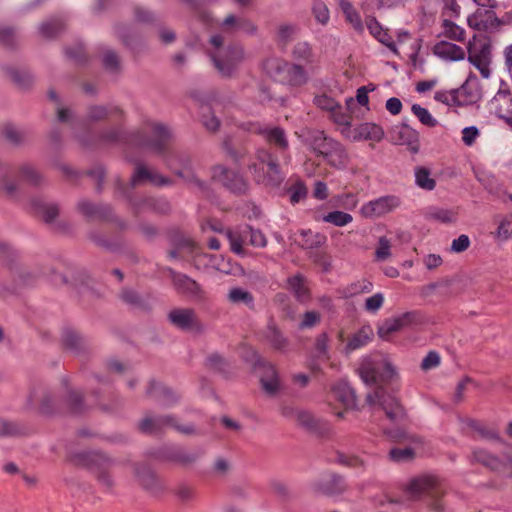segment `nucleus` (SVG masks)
I'll return each instance as SVG.
<instances>
[{
  "label": "nucleus",
  "instance_id": "obj_36",
  "mask_svg": "<svg viewBox=\"0 0 512 512\" xmlns=\"http://www.w3.org/2000/svg\"><path fill=\"white\" fill-rule=\"evenodd\" d=\"M287 289L290 290L299 301H304L308 298L306 281L300 274L288 278Z\"/></svg>",
  "mask_w": 512,
  "mask_h": 512
},
{
  "label": "nucleus",
  "instance_id": "obj_3",
  "mask_svg": "<svg viewBox=\"0 0 512 512\" xmlns=\"http://www.w3.org/2000/svg\"><path fill=\"white\" fill-rule=\"evenodd\" d=\"M357 372L366 385L391 382L397 378V371L390 363L376 361L371 356L363 358Z\"/></svg>",
  "mask_w": 512,
  "mask_h": 512
},
{
  "label": "nucleus",
  "instance_id": "obj_4",
  "mask_svg": "<svg viewBox=\"0 0 512 512\" xmlns=\"http://www.w3.org/2000/svg\"><path fill=\"white\" fill-rule=\"evenodd\" d=\"M467 50L468 61L480 72L483 78L488 79L491 75V50L488 41L474 36L469 41Z\"/></svg>",
  "mask_w": 512,
  "mask_h": 512
},
{
  "label": "nucleus",
  "instance_id": "obj_48",
  "mask_svg": "<svg viewBox=\"0 0 512 512\" xmlns=\"http://www.w3.org/2000/svg\"><path fill=\"white\" fill-rule=\"evenodd\" d=\"M411 111L418 118V120L427 127H435L438 124L437 119L434 118L426 108L419 104H413Z\"/></svg>",
  "mask_w": 512,
  "mask_h": 512
},
{
  "label": "nucleus",
  "instance_id": "obj_32",
  "mask_svg": "<svg viewBox=\"0 0 512 512\" xmlns=\"http://www.w3.org/2000/svg\"><path fill=\"white\" fill-rule=\"evenodd\" d=\"M307 81V75L304 69L299 65L287 64L286 72L281 82L292 86H301Z\"/></svg>",
  "mask_w": 512,
  "mask_h": 512
},
{
  "label": "nucleus",
  "instance_id": "obj_34",
  "mask_svg": "<svg viewBox=\"0 0 512 512\" xmlns=\"http://www.w3.org/2000/svg\"><path fill=\"white\" fill-rule=\"evenodd\" d=\"M173 282L175 286L184 293L195 297L201 294V288L199 284L186 275L175 274L173 276Z\"/></svg>",
  "mask_w": 512,
  "mask_h": 512
},
{
  "label": "nucleus",
  "instance_id": "obj_9",
  "mask_svg": "<svg viewBox=\"0 0 512 512\" xmlns=\"http://www.w3.org/2000/svg\"><path fill=\"white\" fill-rule=\"evenodd\" d=\"M400 205V200L396 196L387 195L364 203L360 208V214L364 218H379L392 211Z\"/></svg>",
  "mask_w": 512,
  "mask_h": 512
},
{
  "label": "nucleus",
  "instance_id": "obj_62",
  "mask_svg": "<svg viewBox=\"0 0 512 512\" xmlns=\"http://www.w3.org/2000/svg\"><path fill=\"white\" fill-rule=\"evenodd\" d=\"M295 422L299 423L300 425L312 428L315 426V420L312 416V414L306 410L298 409L296 416L294 418Z\"/></svg>",
  "mask_w": 512,
  "mask_h": 512
},
{
  "label": "nucleus",
  "instance_id": "obj_44",
  "mask_svg": "<svg viewBox=\"0 0 512 512\" xmlns=\"http://www.w3.org/2000/svg\"><path fill=\"white\" fill-rule=\"evenodd\" d=\"M323 221L336 227H344L353 221V217L349 213L336 210L324 215Z\"/></svg>",
  "mask_w": 512,
  "mask_h": 512
},
{
  "label": "nucleus",
  "instance_id": "obj_50",
  "mask_svg": "<svg viewBox=\"0 0 512 512\" xmlns=\"http://www.w3.org/2000/svg\"><path fill=\"white\" fill-rule=\"evenodd\" d=\"M299 236L302 239H296V241L306 249H310L320 245L323 239L321 235L314 234L311 230H302Z\"/></svg>",
  "mask_w": 512,
  "mask_h": 512
},
{
  "label": "nucleus",
  "instance_id": "obj_46",
  "mask_svg": "<svg viewBox=\"0 0 512 512\" xmlns=\"http://www.w3.org/2000/svg\"><path fill=\"white\" fill-rule=\"evenodd\" d=\"M298 26L294 23H281L276 32V40L279 44H286L297 33Z\"/></svg>",
  "mask_w": 512,
  "mask_h": 512
},
{
  "label": "nucleus",
  "instance_id": "obj_8",
  "mask_svg": "<svg viewBox=\"0 0 512 512\" xmlns=\"http://www.w3.org/2000/svg\"><path fill=\"white\" fill-rule=\"evenodd\" d=\"M488 111L512 130V92L500 88L488 102Z\"/></svg>",
  "mask_w": 512,
  "mask_h": 512
},
{
  "label": "nucleus",
  "instance_id": "obj_59",
  "mask_svg": "<svg viewBox=\"0 0 512 512\" xmlns=\"http://www.w3.org/2000/svg\"><path fill=\"white\" fill-rule=\"evenodd\" d=\"M311 54V47L306 42L297 43L293 49V55L298 60L309 61Z\"/></svg>",
  "mask_w": 512,
  "mask_h": 512
},
{
  "label": "nucleus",
  "instance_id": "obj_60",
  "mask_svg": "<svg viewBox=\"0 0 512 512\" xmlns=\"http://www.w3.org/2000/svg\"><path fill=\"white\" fill-rule=\"evenodd\" d=\"M434 99L437 102L443 103L445 105L451 106L454 104H458L457 92L451 91H437L434 95Z\"/></svg>",
  "mask_w": 512,
  "mask_h": 512
},
{
  "label": "nucleus",
  "instance_id": "obj_54",
  "mask_svg": "<svg viewBox=\"0 0 512 512\" xmlns=\"http://www.w3.org/2000/svg\"><path fill=\"white\" fill-rule=\"evenodd\" d=\"M312 12L315 17V20L318 23H320L322 25H325L328 23V21L330 19V13H329V10H328V7L326 6V4H324L321 1H315L313 4V7H312Z\"/></svg>",
  "mask_w": 512,
  "mask_h": 512
},
{
  "label": "nucleus",
  "instance_id": "obj_64",
  "mask_svg": "<svg viewBox=\"0 0 512 512\" xmlns=\"http://www.w3.org/2000/svg\"><path fill=\"white\" fill-rule=\"evenodd\" d=\"M67 402L71 410L75 413L82 411V396L75 390H69L67 394Z\"/></svg>",
  "mask_w": 512,
  "mask_h": 512
},
{
  "label": "nucleus",
  "instance_id": "obj_55",
  "mask_svg": "<svg viewBox=\"0 0 512 512\" xmlns=\"http://www.w3.org/2000/svg\"><path fill=\"white\" fill-rule=\"evenodd\" d=\"M48 96L56 104L58 120L61 122L69 121V119L72 116V113L68 108H66L60 103L57 93L54 90H50Z\"/></svg>",
  "mask_w": 512,
  "mask_h": 512
},
{
  "label": "nucleus",
  "instance_id": "obj_56",
  "mask_svg": "<svg viewBox=\"0 0 512 512\" xmlns=\"http://www.w3.org/2000/svg\"><path fill=\"white\" fill-rule=\"evenodd\" d=\"M246 234H241L243 236H249V244L254 247H264L266 245V238L263 233L259 230H255L248 226V229L245 230Z\"/></svg>",
  "mask_w": 512,
  "mask_h": 512
},
{
  "label": "nucleus",
  "instance_id": "obj_45",
  "mask_svg": "<svg viewBox=\"0 0 512 512\" xmlns=\"http://www.w3.org/2000/svg\"><path fill=\"white\" fill-rule=\"evenodd\" d=\"M328 162L337 168L344 167L347 160V155L341 144L336 142L335 147L324 156Z\"/></svg>",
  "mask_w": 512,
  "mask_h": 512
},
{
  "label": "nucleus",
  "instance_id": "obj_49",
  "mask_svg": "<svg viewBox=\"0 0 512 512\" xmlns=\"http://www.w3.org/2000/svg\"><path fill=\"white\" fill-rule=\"evenodd\" d=\"M61 29V22L58 18H49L39 26V33L42 37L50 38L55 36Z\"/></svg>",
  "mask_w": 512,
  "mask_h": 512
},
{
  "label": "nucleus",
  "instance_id": "obj_40",
  "mask_svg": "<svg viewBox=\"0 0 512 512\" xmlns=\"http://www.w3.org/2000/svg\"><path fill=\"white\" fill-rule=\"evenodd\" d=\"M415 183L418 187L431 191L436 186L435 179L431 176V172L425 167L415 169Z\"/></svg>",
  "mask_w": 512,
  "mask_h": 512
},
{
  "label": "nucleus",
  "instance_id": "obj_25",
  "mask_svg": "<svg viewBox=\"0 0 512 512\" xmlns=\"http://www.w3.org/2000/svg\"><path fill=\"white\" fill-rule=\"evenodd\" d=\"M339 7L346 22L359 34L364 32L365 25L358 11L349 0H339Z\"/></svg>",
  "mask_w": 512,
  "mask_h": 512
},
{
  "label": "nucleus",
  "instance_id": "obj_6",
  "mask_svg": "<svg viewBox=\"0 0 512 512\" xmlns=\"http://www.w3.org/2000/svg\"><path fill=\"white\" fill-rule=\"evenodd\" d=\"M480 8L467 19L470 27L477 30H491L499 25L493 9L496 7V0H473Z\"/></svg>",
  "mask_w": 512,
  "mask_h": 512
},
{
  "label": "nucleus",
  "instance_id": "obj_27",
  "mask_svg": "<svg viewBox=\"0 0 512 512\" xmlns=\"http://www.w3.org/2000/svg\"><path fill=\"white\" fill-rule=\"evenodd\" d=\"M334 396L347 408L356 406V395L348 382L341 380L332 387Z\"/></svg>",
  "mask_w": 512,
  "mask_h": 512
},
{
  "label": "nucleus",
  "instance_id": "obj_26",
  "mask_svg": "<svg viewBox=\"0 0 512 512\" xmlns=\"http://www.w3.org/2000/svg\"><path fill=\"white\" fill-rule=\"evenodd\" d=\"M435 486V480L431 477H419L410 481L407 486V492L412 499H418L430 491Z\"/></svg>",
  "mask_w": 512,
  "mask_h": 512
},
{
  "label": "nucleus",
  "instance_id": "obj_35",
  "mask_svg": "<svg viewBox=\"0 0 512 512\" xmlns=\"http://www.w3.org/2000/svg\"><path fill=\"white\" fill-rule=\"evenodd\" d=\"M335 462L358 472H364L367 468L366 461L358 455L337 453Z\"/></svg>",
  "mask_w": 512,
  "mask_h": 512
},
{
  "label": "nucleus",
  "instance_id": "obj_42",
  "mask_svg": "<svg viewBox=\"0 0 512 512\" xmlns=\"http://www.w3.org/2000/svg\"><path fill=\"white\" fill-rule=\"evenodd\" d=\"M376 89V86L373 84L367 85V86H361L356 91V98H348L346 100V106L348 109H351L352 106L355 104V101H357L358 104L365 106L367 110H369V92H373Z\"/></svg>",
  "mask_w": 512,
  "mask_h": 512
},
{
  "label": "nucleus",
  "instance_id": "obj_5",
  "mask_svg": "<svg viewBox=\"0 0 512 512\" xmlns=\"http://www.w3.org/2000/svg\"><path fill=\"white\" fill-rule=\"evenodd\" d=\"M258 182L267 185L279 184L283 177L280 173L277 163L272 159L271 154L266 150H259L257 162L250 166Z\"/></svg>",
  "mask_w": 512,
  "mask_h": 512
},
{
  "label": "nucleus",
  "instance_id": "obj_43",
  "mask_svg": "<svg viewBox=\"0 0 512 512\" xmlns=\"http://www.w3.org/2000/svg\"><path fill=\"white\" fill-rule=\"evenodd\" d=\"M425 215L430 220L433 219L442 223H450L455 220V213L452 210L439 207H429Z\"/></svg>",
  "mask_w": 512,
  "mask_h": 512
},
{
  "label": "nucleus",
  "instance_id": "obj_19",
  "mask_svg": "<svg viewBox=\"0 0 512 512\" xmlns=\"http://www.w3.org/2000/svg\"><path fill=\"white\" fill-rule=\"evenodd\" d=\"M348 137L355 141L370 140L379 142L384 137V130L376 123L365 122L351 130Z\"/></svg>",
  "mask_w": 512,
  "mask_h": 512
},
{
  "label": "nucleus",
  "instance_id": "obj_63",
  "mask_svg": "<svg viewBox=\"0 0 512 512\" xmlns=\"http://www.w3.org/2000/svg\"><path fill=\"white\" fill-rule=\"evenodd\" d=\"M195 261H196V265L198 267L201 264H203L205 268L222 270V268L220 267V264L218 262V259L212 255H209V254L199 255V256H197Z\"/></svg>",
  "mask_w": 512,
  "mask_h": 512
},
{
  "label": "nucleus",
  "instance_id": "obj_22",
  "mask_svg": "<svg viewBox=\"0 0 512 512\" xmlns=\"http://www.w3.org/2000/svg\"><path fill=\"white\" fill-rule=\"evenodd\" d=\"M434 54L445 61H460L465 58V50L460 46L447 42L440 41L434 46Z\"/></svg>",
  "mask_w": 512,
  "mask_h": 512
},
{
  "label": "nucleus",
  "instance_id": "obj_7",
  "mask_svg": "<svg viewBox=\"0 0 512 512\" xmlns=\"http://www.w3.org/2000/svg\"><path fill=\"white\" fill-rule=\"evenodd\" d=\"M164 428H173L177 432L187 435L195 432L192 424L180 425L171 415L146 417L140 423V429L145 433H156Z\"/></svg>",
  "mask_w": 512,
  "mask_h": 512
},
{
  "label": "nucleus",
  "instance_id": "obj_17",
  "mask_svg": "<svg viewBox=\"0 0 512 512\" xmlns=\"http://www.w3.org/2000/svg\"><path fill=\"white\" fill-rule=\"evenodd\" d=\"M167 166L186 182L197 181L192 161L188 156L171 152L165 159Z\"/></svg>",
  "mask_w": 512,
  "mask_h": 512
},
{
  "label": "nucleus",
  "instance_id": "obj_33",
  "mask_svg": "<svg viewBox=\"0 0 512 512\" xmlns=\"http://www.w3.org/2000/svg\"><path fill=\"white\" fill-rule=\"evenodd\" d=\"M472 458L474 461L479 462L489 467L491 470L498 472H501L505 466V464L500 459L489 454L483 449H475L472 453Z\"/></svg>",
  "mask_w": 512,
  "mask_h": 512
},
{
  "label": "nucleus",
  "instance_id": "obj_61",
  "mask_svg": "<svg viewBox=\"0 0 512 512\" xmlns=\"http://www.w3.org/2000/svg\"><path fill=\"white\" fill-rule=\"evenodd\" d=\"M314 103L317 107L327 111H333L337 108L338 103L327 95H318L314 98Z\"/></svg>",
  "mask_w": 512,
  "mask_h": 512
},
{
  "label": "nucleus",
  "instance_id": "obj_12",
  "mask_svg": "<svg viewBox=\"0 0 512 512\" xmlns=\"http://www.w3.org/2000/svg\"><path fill=\"white\" fill-rule=\"evenodd\" d=\"M168 319L176 328L188 332H200L203 327L193 309L176 308L169 312Z\"/></svg>",
  "mask_w": 512,
  "mask_h": 512
},
{
  "label": "nucleus",
  "instance_id": "obj_51",
  "mask_svg": "<svg viewBox=\"0 0 512 512\" xmlns=\"http://www.w3.org/2000/svg\"><path fill=\"white\" fill-rule=\"evenodd\" d=\"M443 29V33L446 37L455 41L464 40L465 30L452 21L445 20L443 23Z\"/></svg>",
  "mask_w": 512,
  "mask_h": 512
},
{
  "label": "nucleus",
  "instance_id": "obj_37",
  "mask_svg": "<svg viewBox=\"0 0 512 512\" xmlns=\"http://www.w3.org/2000/svg\"><path fill=\"white\" fill-rule=\"evenodd\" d=\"M373 329L371 326H364L356 332L349 340L348 347L351 350L364 348L373 337Z\"/></svg>",
  "mask_w": 512,
  "mask_h": 512
},
{
  "label": "nucleus",
  "instance_id": "obj_13",
  "mask_svg": "<svg viewBox=\"0 0 512 512\" xmlns=\"http://www.w3.org/2000/svg\"><path fill=\"white\" fill-rule=\"evenodd\" d=\"M366 401L370 405L379 404L385 411L386 416L392 421H397L404 415L403 408L398 401L394 397L386 395L382 388H378L374 393L367 394Z\"/></svg>",
  "mask_w": 512,
  "mask_h": 512
},
{
  "label": "nucleus",
  "instance_id": "obj_20",
  "mask_svg": "<svg viewBox=\"0 0 512 512\" xmlns=\"http://www.w3.org/2000/svg\"><path fill=\"white\" fill-rule=\"evenodd\" d=\"M366 27L369 33L377 39L380 43L385 45L392 53L395 55L398 54V49L396 43L393 41V38L387 30L383 28V26L377 21V19L373 16H367L365 20Z\"/></svg>",
  "mask_w": 512,
  "mask_h": 512
},
{
  "label": "nucleus",
  "instance_id": "obj_1",
  "mask_svg": "<svg viewBox=\"0 0 512 512\" xmlns=\"http://www.w3.org/2000/svg\"><path fill=\"white\" fill-rule=\"evenodd\" d=\"M220 32L211 35L208 53L216 70L225 77L231 76L246 59L243 46L227 41L226 35L242 32L255 35L257 26L248 18L228 15L219 25Z\"/></svg>",
  "mask_w": 512,
  "mask_h": 512
},
{
  "label": "nucleus",
  "instance_id": "obj_52",
  "mask_svg": "<svg viewBox=\"0 0 512 512\" xmlns=\"http://www.w3.org/2000/svg\"><path fill=\"white\" fill-rule=\"evenodd\" d=\"M331 118L337 125L342 127V133L348 136V134L351 132L350 117L342 111L339 105L337 106V108L331 111Z\"/></svg>",
  "mask_w": 512,
  "mask_h": 512
},
{
  "label": "nucleus",
  "instance_id": "obj_10",
  "mask_svg": "<svg viewBox=\"0 0 512 512\" xmlns=\"http://www.w3.org/2000/svg\"><path fill=\"white\" fill-rule=\"evenodd\" d=\"M417 316L413 312H406L400 315L385 319L378 326V335L382 340H390L396 333L410 327L416 322Z\"/></svg>",
  "mask_w": 512,
  "mask_h": 512
},
{
  "label": "nucleus",
  "instance_id": "obj_28",
  "mask_svg": "<svg viewBox=\"0 0 512 512\" xmlns=\"http://www.w3.org/2000/svg\"><path fill=\"white\" fill-rule=\"evenodd\" d=\"M495 222L494 238L498 242H507L512 239V213L498 215Z\"/></svg>",
  "mask_w": 512,
  "mask_h": 512
},
{
  "label": "nucleus",
  "instance_id": "obj_14",
  "mask_svg": "<svg viewBox=\"0 0 512 512\" xmlns=\"http://www.w3.org/2000/svg\"><path fill=\"white\" fill-rule=\"evenodd\" d=\"M243 129L262 135L269 143L274 144L280 149L288 147V140L283 129L279 127H272L263 125L258 122H247L243 124Z\"/></svg>",
  "mask_w": 512,
  "mask_h": 512
},
{
  "label": "nucleus",
  "instance_id": "obj_31",
  "mask_svg": "<svg viewBox=\"0 0 512 512\" xmlns=\"http://www.w3.org/2000/svg\"><path fill=\"white\" fill-rule=\"evenodd\" d=\"M287 62L278 57H268L263 62V70L270 77L281 82L286 72Z\"/></svg>",
  "mask_w": 512,
  "mask_h": 512
},
{
  "label": "nucleus",
  "instance_id": "obj_24",
  "mask_svg": "<svg viewBox=\"0 0 512 512\" xmlns=\"http://www.w3.org/2000/svg\"><path fill=\"white\" fill-rule=\"evenodd\" d=\"M315 489L326 494L339 493L344 489V479L333 473L326 474L315 483Z\"/></svg>",
  "mask_w": 512,
  "mask_h": 512
},
{
  "label": "nucleus",
  "instance_id": "obj_23",
  "mask_svg": "<svg viewBox=\"0 0 512 512\" xmlns=\"http://www.w3.org/2000/svg\"><path fill=\"white\" fill-rule=\"evenodd\" d=\"M248 229V226H240L235 229L225 230V235L230 243L231 250L240 256H244L246 254L245 246L249 244V236L241 235L246 234L245 230Z\"/></svg>",
  "mask_w": 512,
  "mask_h": 512
},
{
  "label": "nucleus",
  "instance_id": "obj_2",
  "mask_svg": "<svg viewBox=\"0 0 512 512\" xmlns=\"http://www.w3.org/2000/svg\"><path fill=\"white\" fill-rule=\"evenodd\" d=\"M245 364L259 378L261 389L270 398L277 397L283 384L275 367L265 361L260 354H246Z\"/></svg>",
  "mask_w": 512,
  "mask_h": 512
},
{
  "label": "nucleus",
  "instance_id": "obj_16",
  "mask_svg": "<svg viewBox=\"0 0 512 512\" xmlns=\"http://www.w3.org/2000/svg\"><path fill=\"white\" fill-rule=\"evenodd\" d=\"M212 178L235 193H242L247 188L242 176L220 165L213 168Z\"/></svg>",
  "mask_w": 512,
  "mask_h": 512
},
{
  "label": "nucleus",
  "instance_id": "obj_58",
  "mask_svg": "<svg viewBox=\"0 0 512 512\" xmlns=\"http://www.w3.org/2000/svg\"><path fill=\"white\" fill-rule=\"evenodd\" d=\"M321 315L316 311H307L299 324L301 329H310L316 326L320 321Z\"/></svg>",
  "mask_w": 512,
  "mask_h": 512
},
{
  "label": "nucleus",
  "instance_id": "obj_41",
  "mask_svg": "<svg viewBox=\"0 0 512 512\" xmlns=\"http://www.w3.org/2000/svg\"><path fill=\"white\" fill-rule=\"evenodd\" d=\"M227 298L229 302L233 304H243L248 307L253 305L252 294L240 287L231 288L228 292Z\"/></svg>",
  "mask_w": 512,
  "mask_h": 512
},
{
  "label": "nucleus",
  "instance_id": "obj_53",
  "mask_svg": "<svg viewBox=\"0 0 512 512\" xmlns=\"http://www.w3.org/2000/svg\"><path fill=\"white\" fill-rule=\"evenodd\" d=\"M391 242L386 237H380L377 248L375 250L376 261H386L391 257Z\"/></svg>",
  "mask_w": 512,
  "mask_h": 512
},
{
  "label": "nucleus",
  "instance_id": "obj_38",
  "mask_svg": "<svg viewBox=\"0 0 512 512\" xmlns=\"http://www.w3.org/2000/svg\"><path fill=\"white\" fill-rule=\"evenodd\" d=\"M207 365L214 371L222 373L225 376L231 375L235 366L227 361L222 354H212L207 359Z\"/></svg>",
  "mask_w": 512,
  "mask_h": 512
},
{
  "label": "nucleus",
  "instance_id": "obj_30",
  "mask_svg": "<svg viewBox=\"0 0 512 512\" xmlns=\"http://www.w3.org/2000/svg\"><path fill=\"white\" fill-rule=\"evenodd\" d=\"M335 144H336V141H334L331 138L326 137L325 134L320 131L312 133L309 138V145L311 146V148L315 152H317L323 156H325L327 153H329L331 151V149H333V147H335Z\"/></svg>",
  "mask_w": 512,
  "mask_h": 512
},
{
  "label": "nucleus",
  "instance_id": "obj_57",
  "mask_svg": "<svg viewBox=\"0 0 512 512\" xmlns=\"http://www.w3.org/2000/svg\"><path fill=\"white\" fill-rule=\"evenodd\" d=\"M480 136V130L476 126H468L462 129V142L466 146H473Z\"/></svg>",
  "mask_w": 512,
  "mask_h": 512
},
{
  "label": "nucleus",
  "instance_id": "obj_11",
  "mask_svg": "<svg viewBox=\"0 0 512 512\" xmlns=\"http://www.w3.org/2000/svg\"><path fill=\"white\" fill-rule=\"evenodd\" d=\"M151 137L145 138L141 134H136L132 142L141 147H148L155 151H162L165 143L172 137L171 130L161 123L152 124L150 127Z\"/></svg>",
  "mask_w": 512,
  "mask_h": 512
},
{
  "label": "nucleus",
  "instance_id": "obj_18",
  "mask_svg": "<svg viewBox=\"0 0 512 512\" xmlns=\"http://www.w3.org/2000/svg\"><path fill=\"white\" fill-rule=\"evenodd\" d=\"M458 104L470 105L478 102L482 97V89L480 87L476 75L470 74L464 84L456 90Z\"/></svg>",
  "mask_w": 512,
  "mask_h": 512
},
{
  "label": "nucleus",
  "instance_id": "obj_39",
  "mask_svg": "<svg viewBox=\"0 0 512 512\" xmlns=\"http://www.w3.org/2000/svg\"><path fill=\"white\" fill-rule=\"evenodd\" d=\"M147 393L162 399L165 404H171L177 401L176 395L167 387L157 382H151Z\"/></svg>",
  "mask_w": 512,
  "mask_h": 512
},
{
  "label": "nucleus",
  "instance_id": "obj_29",
  "mask_svg": "<svg viewBox=\"0 0 512 512\" xmlns=\"http://www.w3.org/2000/svg\"><path fill=\"white\" fill-rule=\"evenodd\" d=\"M31 209L46 222H51L58 215V207L52 202H46L41 198H35L31 201Z\"/></svg>",
  "mask_w": 512,
  "mask_h": 512
},
{
  "label": "nucleus",
  "instance_id": "obj_15",
  "mask_svg": "<svg viewBox=\"0 0 512 512\" xmlns=\"http://www.w3.org/2000/svg\"><path fill=\"white\" fill-rule=\"evenodd\" d=\"M62 346L68 350L85 351L92 348L91 338L73 327H64L60 333Z\"/></svg>",
  "mask_w": 512,
  "mask_h": 512
},
{
  "label": "nucleus",
  "instance_id": "obj_47",
  "mask_svg": "<svg viewBox=\"0 0 512 512\" xmlns=\"http://www.w3.org/2000/svg\"><path fill=\"white\" fill-rule=\"evenodd\" d=\"M332 204L335 207L353 210L358 205V197L354 193L338 194L332 198Z\"/></svg>",
  "mask_w": 512,
  "mask_h": 512
},
{
  "label": "nucleus",
  "instance_id": "obj_21",
  "mask_svg": "<svg viewBox=\"0 0 512 512\" xmlns=\"http://www.w3.org/2000/svg\"><path fill=\"white\" fill-rule=\"evenodd\" d=\"M131 181L133 185L147 182L156 186H166L170 183L168 178L142 165L137 166Z\"/></svg>",
  "mask_w": 512,
  "mask_h": 512
}]
</instances>
